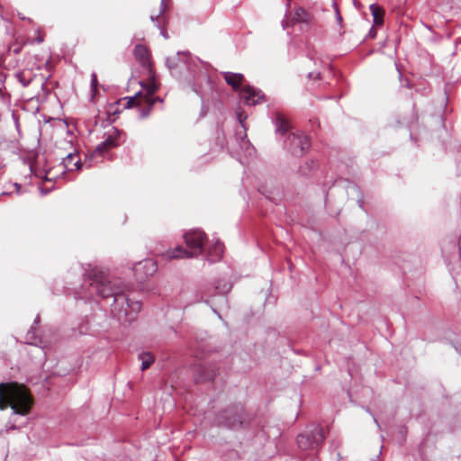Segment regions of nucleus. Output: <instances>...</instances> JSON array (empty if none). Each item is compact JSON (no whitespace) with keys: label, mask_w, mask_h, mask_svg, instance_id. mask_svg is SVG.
<instances>
[{"label":"nucleus","mask_w":461,"mask_h":461,"mask_svg":"<svg viewBox=\"0 0 461 461\" xmlns=\"http://www.w3.org/2000/svg\"><path fill=\"white\" fill-rule=\"evenodd\" d=\"M34 399L30 390L17 383L0 384V410L10 407L14 413L25 416L30 413Z\"/></svg>","instance_id":"obj_2"},{"label":"nucleus","mask_w":461,"mask_h":461,"mask_svg":"<svg viewBox=\"0 0 461 461\" xmlns=\"http://www.w3.org/2000/svg\"><path fill=\"white\" fill-rule=\"evenodd\" d=\"M241 118H243V115H241L240 113L239 114V119H240V122H241Z\"/></svg>","instance_id":"obj_24"},{"label":"nucleus","mask_w":461,"mask_h":461,"mask_svg":"<svg viewBox=\"0 0 461 461\" xmlns=\"http://www.w3.org/2000/svg\"><path fill=\"white\" fill-rule=\"evenodd\" d=\"M241 98L248 105H256L264 101L265 95L261 90L256 89L249 85H246L240 90Z\"/></svg>","instance_id":"obj_9"},{"label":"nucleus","mask_w":461,"mask_h":461,"mask_svg":"<svg viewBox=\"0 0 461 461\" xmlns=\"http://www.w3.org/2000/svg\"><path fill=\"white\" fill-rule=\"evenodd\" d=\"M140 359L141 360V369H148L151 364L154 362V357L148 352L142 353L140 355Z\"/></svg>","instance_id":"obj_18"},{"label":"nucleus","mask_w":461,"mask_h":461,"mask_svg":"<svg viewBox=\"0 0 461 461\" xmlns=\"http://www.w3.org/2000/svg\"><path fill=\"white\" fill-rule=\"evenodd\" d=\"M123 309H125V310H130V307H129L127 304H124V305H123Z\"/></svg>","instance_id":"obj_23"},{"label":"nucleus","mask_w":461,"mask_h":461,"mask_svg":"<svg viewBox=\"0 0 461 461\" xmlns=\"http://www.w3.org/2000/svg\"><path fill=\"white\" fill-rule=\"evenodd\" d=\"M90 286L102 298L114 297L112 312L119 321L131 322L135 320L137 313L141 310V303L124 294L126 286H122L118 280L112 282L108 274L97 267L88 273Z\"/></svg>","instance_id":"obj_1"},{"label":"nucleus","mask_w":461,"mask_h":461,"mask_svg":"<svg viewBox=\"0 0 461 461\" xmlns=\"http://www.w3.org/2000/svg\"><path fill=\"white\" fill-rule=\"evenodd\" d=\"M15 53H18L20 51V49H14V50Z\"/></svg>","instance_id":"obj_26"},{"label":"nucleus","mask_w":461,"mask_h":461,"mask_svg":"<svg viewBox=\"0 0 461 461\" xmlns=\"http://www.w3.org/2000/svg\"><path fill=\"white\" fill-rule=\"evenodd\" d=\"M370 10H371L372 15L374 17L375 24H376V25L383 24L384 23V9L377 5H371Z\"/></svg>","instance_id":"obj_16"},{"label":"nucleus","mask_w":461,"mask_h":461,"mask_svg":"<svg viewBox=\"0 0 461 461\" xmlns=\"http://www.w3.org/2000/svg\"><path fill=\"white\" fill-rule=\"evenodd\" d=\"M158 84H152L148 89L145 95L140 92L137 93L134 96H125L119 99L117 102L111 104L108 107L107 113L109 114H119L125 109H130L134 106L146 104L148 110L143 112L142 116L149 114L153 104L156 102H162L159 97H154V94L158 91Z\"/></svg>","instance_id":"obj_3"},{"label":"nucleus","mask_w":461,"mask_h":461,"mask_svg":"<svg viewBox=\"0 0 461 461\" xmlns=\"http://www.w3.org/2000/svg\"><path fill=\"white\" fill-rule=\"evenodd\" d=\"M141 267L147 269L149 275H152L153 273H155L157 271L156 263L150 259L139 263L136 266V271H138Z\"/></svg>","instance_id":"obj_17"},{"label":"nucleus","mask_w":461,"mask_h":461,"mask_svg":"<svg viewBox=\"0 0 461 461\" xmlns=\"http://www.w3.org/2000/svg\"><path fill=\"white\" fill-rule=\"evenodd\" d=\"M222 77L226 83L232 87L234 91L241 90V86L245 81L242 74L233 72H223Z\"/></svg>","instance_id":"obj_11"},{"label":"nucleus","mask_w":461,"mask_h":461,"mask_svg":"<svg viewBox=\"0 0 461 461\" xmlns=\"http://www.w3.org/2000/svg\"><path fill=\"white\" fill-rule=\"evenodd\" d=\"M214 252H215V255H213V258L212 260H215L217 258H220L223 253V244H221V242H217L214 246Z\"/></svg>","instance_id":"obj_20"},{"label":"nucleus","mask_w":461,"mask_h":461,"mask_svg":"<svg viewBox=\"0 0 461 461\" xmlns=\"http://www.w3.org/2000/svg\"><path fill=\"white\" fill-rule=\"evenodd\" d=\"M63 165L68 171L79 170L82 167V163L78 158L77 153H68L63 158Z\"/></svg>","instance_id":"obj_12"},{"label":"nucleus","mask_w":461,"mask_h":461,"mask_svg":"<svg viewBox=\"0 0 461 461\" xmlns=\"http://www.w3.org/2000/svg\"><path fill=\"white\" fill-rule=\"evenodd\" d=\"M275 118L276 131L281 134L286 133L290 129V122L286 116L281 112H276Z\"/></svg>","instance_id":"obj_14"},{"label":"nucleus","mask_w":461,"mask_h":461,"mask_svg":"<svg viewBox=\"0 0 461 461\" xmlns=\"http://www.w3.org/2000/svg\"><path fill=\"white\" fill-rule=\"evenodd\" d=\"M91 83L94 87H96V84H97L96 75L93 74Z\"/></svg>","instance_id":"obj_22"},{"label":"nucleus","mask_w":461,"mask_h":461,"mask_svg":"<svg viewBox=\"0 0 461 461\" xmlns=\"http://www.w3.org/2000/svg\"><path fill=\"white\" fill-rule=\"evenodd\" d=\"M133 52L136 60L144 69L147 70V77L149 81L146 87V89H148L152 84H157L155 81V71L152 68L150 52L149 49L142 44H137Z\"/></svg>","instance_id":"obj_7"},{"label":"nucleus","mask_w":461,"mask_h":461,"mask_svg":"<svg viewBox=\"0 0 461 461\" xmlns=\"http://www.w3.org/2000/svg\"><path fill=\"white\" fill-rule=\"evenodd\" d=\"M241 118H243V115H241L240 113L239 114V119H240V122H241Z\"/></svg>","instance_id":"obj_25"},{"label":"nucleus","mask_w":461,"mask_h":461,"mask_svg":"<svg viewBox=\"0 0 461 461\" xmlns=\"http://www.w3.org/2000/svg\"><path fill=\"white\" fill-rule=\"evenodd\" d=\"M290 149L295 156H302L310 148V140L304 134L292 133L288 137Z\"/></svg>","instance_id":"obj_8"},{"label":"nucleus","mask_w":461,"mask_h":461,"mask_svg":"<svg viewBox=\"0 0 461 461\" xmlns=\"http://www.w3.org/2000/svg\"><path fill=\"white\" fill-rule=\"evenodd\" d=\"M35 75L31 69H23L16 74V78L23 85L27 86L33 80Z\"/></svg>","instance_id":"obj_15"},{"label":"nucleus","mask_w":461,"mask_h":461,"mask_svg":"<svg viewBox=\"0 0 461 461\" xmlns=\"http://www.w3.org/2000/svg\"><path fill=\"white\" fill-rule=\"evenodd\" d=\"M200 371L203 373H201L199 375V376L197 377L198 382H205V381L212 380L213 377L215 376V374L212 370L203 371L202 369H200Z\"/></svg>","instance_id":"obj_19"},{"label":"nucleus","mask_w":461,"mask_h":461,"mask_svg":"<svg viewBox=\"0 0 461 461\" xmlns=\"http://www.w3.org/2000/svg\"><path fill=\"white\" fill-rule=\"evenodd\" d=\"M121 135L117 129L113 128L108 131L107 138L97 146L96 151L103 155L109 149L118 147L121 144Z\"/></svg>","instance_id":"obj_10"},{"label":"nucleus","mask_w":461,"mask_h":461,"mask_svg":"<svg viewBox=\"0 0 461 461\" xmlns=\"http://www.w3.org/2000/svg\"><path fill=\"white\" fill-rule=\"evenodd\" d=\"M184 239L188 249H185L179 246L165 252L162 255L163 258L166 259L189 258L197 257L203 252L206 240V235L203 230H190L185 234Z\"/></svg>","instance_id":"obj_4"},{"label":"nucleus","mask_w":461,"mask_h":461,"mask_svg":"<svg viewBox=\"0 0 461 461\" xmlns=\"http://www.w3.org/2000/svg\"><path fill=\"white\" fill-rule=\"evenodd\" d=\"M219 420L230 429H238L243 428L249 422V418L245 408L237 404L226 408L219 416Z\"/></svg>","instance_id":"obj_5"},{"label":"nucleus","mask_w":461,"mask_h":461,"mask_svg":"<svg viewBox=\"0 0 461 461\" xmlns=\"http://www.w3.org/2000/svg\"><path fill=\"white\" fill-rule=\"evenodd\" d=\"M37 37L34 41L37 43H41L44 41V34H42L39 30L36 31Z\"/></svg>","instance_id":"obj_21"},{"label":"nucleus","mask_w":461,"mask_h":461,"mask_svg":"<svg viewBox=\"0 0 461 461\" xmlns=\"http://www.w3.org/2000/svg\"><path fill=\"white\" fill-rule=\"evenodd\" d=\"M293 20L296 23L311 24L313 23L314 17L310 12L299 7L295 9Z\"/></svg>","instance_id":"obj_13"},{"label":"nucleus","mask_w":461,"mask_h":461,"mask_svg":"<svg viewBox=\"0 0 461 461\" xmlns=\"http://www.w3.org/2000/svg\"><path fill=\"white\" fill-rule=\"evenodd\" d=\"M324 438L323 428L317 426L309 432L300 434L297 437V444L303 450L314 449L323 442Z\"/></svg>","instance_id":"obj_6"}]
</instances>
